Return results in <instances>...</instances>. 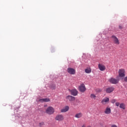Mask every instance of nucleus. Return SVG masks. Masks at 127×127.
I'll return each mask as SVG.
<instances>
[{
	"instance_id": "obj_25",
	"label": "nucleus",
	"mask_w": 127,
	"mask_h": 127,
	"mask_svg": "<svg viewBox=\"0 0 127 127\" xmlns=\"http://www.w3.org/2000/svg\"><path fill=\"white\" fill-rule=\"evenodd\" d=\"M97 92H102V89H97Z\"/></svg>"
},
{
	"instance_id": "obj_17",
	"label": "nucleus",
	"mask_w": 127,
	"mask_h": 127,
	"mask_svg": "<svg viewBox=\"0 0 127 127\" xmlns=\"http://www.w3.org/2000/svg\"><path fill=\"white\" fill-rule=\"evenodd\" d=\"M126 105L124 103H121L120 105V109H123V110H125L126 109Z\"/></svg>"
},
{
	"instance_id": "obj_21",
	"label": "nucleus",
	"mask_w": 127,
	"mask_h": 127,
	"mask_svg": "<svg viewBox=\"0 0 127 127\" xmlns=\"http://www.w3.org/2000/svg\"><path fill=\"white\" fill-rule=\"evenodd\" d=\"M115 105H116V107H119L120 104V103H119V102H116V103H115Z\"/></svg>"
},
{
	"instance_id": "obj_5",
	"label": "nucleus",
	"mask_w": 127,
	"mask_h": 127,
	"mask_svg": "<svg viewBox=\"0 0 127 127\" xmlns=\"http://www.w3.org/2000/svg\"><path fill=\"white\" fill-rule=\"evenodd\" d=\"M109 82H110V83H111V84H114V85H116V84H118V83H119V79H116L114 78H111L109 79Z\"/></svg>"
},
{
	"instance_id": "obj_24",
	"label": "nucleus",
	"mask_w": 127,
	"mask_h": 127,
	"mask_svg": "<svg viewBox=\"0 0 127 127\" xmlns=\"http://www.w3.org/2000/svg\"><path fill=\"white\" fill-rule=\"evenodd\" d=\"M111 127H118V126L117 125H112L111 126Z\"/></svg>"
},
{
	"instance_id": "obj_18",
	"label": "nucleus",
	"mask_w": 127,
	"mask_h": 127,
	"mask_svg": "<svg viewBox=\"0 0 127 127\" xmlns=\"http://www.w3.org/2000/svg\"><path fill=\"white\" fill-rule=\"evenodd\" d=\"M85 73H87V74H89L92 72V70H91V68H86L85 70Z\"/></svg>"
},
{
	"instance_id": "obj_27",
	"label": "nucleus",
	"mask_w": 127,
	"mask_h": 127,
	"mask_svg": "<svg viewBox=\"0 0 127 127\" xmlns=\"http://www.w3.org/2000/svg\"><path fill=\"white\" fill-rule=\"evenodd\" d=\"M45 107H47V105H45Z\"/></svg>"
},
{
	"instance_id": "obj_23",
	"label": "nucleus",
	"mask_w": 127,
	"mask_h": 127,
	"mask_svg": "<svg viewBox=\"0 0 127 127\" xmlns=\"http://www.w3.org/2000/svg\"><path fill=\"white\" fill-rule=\"evenodd\" d=\"M124 81H125V82H127V76L125 77Z\"/></svg>"
},
{
	"instance_id": "obj_8",
	"label": "nucleus",
	"mask_w": 127,
	"mask_h": 127,
	"mask_svg": "<svg viewBox=\"0 0 127 127\" xmlns=\"http://www.w3.org/2000/svg\"><path fill=\"white\" fill-rule=\"evenodd\" d=\"M109 102H110V99L108 97H105L101 101V104H102V105H106L108 104Z\"/></svg>"
},
{
	"instance_id": "obj_13",
	"label": "nucleus",
	"mask_w": 127,
	"mask_h": 127,
	"mask_svg": "<svg viewBox=\"0 0 127 127\" xmlns=\"http://www.w3.org/2000/svg\"><path fill=\"white\" fill-rule=\"evenodd\" d=\"M104 113L106 115H110V114H111V108L109 107H107L106 108V109H105Z\"/></svg>"
},
{
	"instance_id": "obj_1",
	"label": "nucleus",
	"mask_w": 127,
	"mask_h": 127,
	"mask_svg": "<svg viewBox=\"0 0 127 127\" xmlns=\"http://www.w3.org/2000/svg\"><path fill=\"white\" fill-rule=\"evenodd\" d=\"M46 113L48 114V115H53V114H54V108H53L52 107H49L46 110Z\"/></svg>"
},
{
	"instance_id": "obj_26",
	"label": "nucleus",
	"mask_w": 127,
	"mask_h": 127,
	"mask_svg": "<svg viewBox=\"0 0 127 127\" xmlns=\"http://www.w3.org/2000/svg\"><path fill=\"white\" fill-rule=\"evenodd\" d=\"M119 28H120V29H122L123 26H122L121 25H120V26H119Z\"/></svg>"
},
{
	"instance_id": "obj_4",
	"label": "nucleus",
	"mask_w": 127,
	"mask_h": 127,
	"mask_svg": "<svg viewBox=\"0 0 127 127\" xmlns=\"http://www.w3.org/2000/svg\"><path fill=\"white\" fill-rule=\"evenodd\" d=\"M55 120L56 121H59V122H61L64 120V116L61 114L58 115L55 117Z\"/></svg>"
},
{
	"instance_id": "obj_10",
	"label": "nucleus",
	"mask_w": 127,
	"mask_h": 127,
	"mask_svg": "<svg viewBox=\"0 0 127 127\" xmlns=\"http://www.w3.org/2000/svg\"><path fill=\"white\" fill-rule=\"evenodd\" d=\"M66 99H67L69 102H73V101H75V97L71 96V95H68L66 97Z\"/></svg>"
},
{
	"instance_id": "obj_19",
	"label": "nucleus",
	"mask_w": 127,
	"mask_h": 127,
	"mask_svg": "<svg viewBox=\"0 0 127 127\" xmlns=\"http://www.w3.org/2000/svg\"><path fill=\"white\" fill-rule=\"evenodd\" d=\"M90 98L91 99H94V100H96V98H97V96L94 94H91L90 95Z\"/></svg>"
},
{
	"instance_id": "obj_6",
	"label": "nucleus",
	"mask_w": 127,
	"mask_h": 127,
	"mask_svg": "<svg viewBox=\"0 0 127 127\" xmlns=\"http://www.w3.org/2000/svg\"><path fill=\"white\" fill-rule=\"evenodd\" d=\"M67 72L70 75H75V73H76V70L74 68H72L71 67H68L67 70Z\"/></svg>"
},
{
	"instance_id": "obj_14",
	"label": "nucleus",
	"mask_w": 127,
	"mask_h": 127,
	"mask_svg": "<svg viewBox=\"0 0 127 127\" xmlns=\"http://www.w3.org/2000/svg\"><path fill=\"white\" fill-rule=\"evenodd\" d=\"M69 111V106H66L61 110V113H66Z\"/></svg>"
},
{
	"instance_id": "obj_22",
	"label": "nucleus",
	"mask_w": 127,
	"mask_h": 127,
	"mask_svg": "<svg viewBox=\"0 0 127 127\" xmlns=\"http://www.w3.org/2000/svg\"><path fill=\"white\" fill-rule=\"evenodd\" d=\"M117 102V100L116 99H113L112 100V103L113 104H114V103H116Z\"/></svg>"
},
{
	"instance_id": "obj_20",
	"label": "nucleus",
	"mask_w": 127,
	"mask_h": 127,
	"mask_svg": "<svg viewBox=\"0 0 127 127\" xmlns=\"http://www.w3.org/2000/svg\"><path fill=\"white\" fill-rule=\"evenodd\" d=\"M43 126H44V122H41L39 123V127H41Z\"/></svg>"
},
{
	"instance_id": "obj_15",
	"label": "nucleus",
	"mask_w": 127,
	"mask_h": 127,
	"mask_svg": "<svg viewBox=\"0 0 127 127\" xmlns=\"http://www.w3.org/2000/svg\"><path fill=\"white\" fill-rule=\"evenodd\" d=\"M75 118H76V119H80V118H82L83 117V114L82 113H78L75 114Z\"/></svg>"
},
{
	"instance_id": "obj_2",
	"label": "nucleus",
	"mask_w": 127,
	"mask_h": 127,
	"mask_svg": "<svg viewBox=\"0 0 127 127\" xmlns=\"http://www.w3.org/2000/svg\"><path fill=\"white\" fill-rule=\"evenodd\" d=\"M111 38L112 39V40L115 44H117L118 45L120 44V41L117 36L113 35L111 36Z\"/></svg>"
},
{
	"instance_id": "obj_11",
	"label": "nucleus",
	"mask_w": 127,
	"mask_h": 127,
	"mask_svg": "<svg viewBox=\"0 0 127 127\" xmlns=\"http://www.w3.org/2000/svg\"><path fill=\"white\" fill-rule=\"evenodd\" d=\"M71 95L72 96H77L78 95V91L76 89H72L70 90Z\"/></svg>"
},
{
	"instance_id": "obj_28",
	"label": "nucleus",
	"mask_w": 127,
	"mask_h": 127,
	"mask_svg": "<svg viewBox=\"0 0 127 127\" xmlns=\"http://www.w3.org/2000/svg\"><path fill=\"white\" fill-rule=\"evenodd\" d=\"M91 127L90 126H88V127Z\"/></svg>"
},
{
	"instance_id": "obj_12",
	"label": "nucleus",
	"mask_w": 127,
	"mask_h": 127,
	"mask_svg": "<svg viewBox=\"0 0 127 127\" xmlns=\"http://www.w3.org/2000/svg\"><path fill=\"white\" fill-rule=\"evenodd\" d=\"M114 90H115V88L113 87H110L106 89V93H112Z\"/></svg>"
},
{
	"instance_id": "obj_16",
	"label": "nucleus",
	"mask_w": 127,
	"mask_h": 127,
	"mask_svg": "<svg viewBox=\"0 0 127 127\" xmlns=\"http://www.w3.org/2000/svg\"><path fill=\"white\" fill-rule=\"evenodd\" d=\"M39 102H41V103L45 102H50V99L49 98H44V99H39Z\"/></svg>"
},
{
	"instance_id": "obj_7",
	"label": "nucleus",
	"mask_w": 127,
	"mask_h": 127,
	"mask_svg": "<svg viewBox=\"0 0 127 127\" xmlns=\"http://www.w3.org/2000/svg\"><path fill=\"white\" fill-rule=\"evenodd\" d=\"M126 73V70L124 69H120L119 70V77H125L126 76V74H125Z\"/></svg>"
},
{
	"instance_id": "obj_9",
	"label": "nucleus",
	"mask_w": 127,
	"mask_h": 127,
	"mask_svg": "<svg viewBox=\"0 0 127 127\" xmlns=\"http://www.w3.org/2000/svg\"><path fill=\"white\" fill-rule=\"evenodd\" d=\"M98 68L100 71H105L106 70V66L102 64H98Z\"/></svg>"
},
{
	"instance_id": "obj_3",
	"label": "nucleus",
	"mask_w": 127,
	"mask_h": 127,
	"mask_svg": "<svg viewBox=\"0 0 127 127\" xmlns=\"http://www.w3.org/2000/svg\"><path fill=\"white\" fill-rule=\"evenodd\" d=\"M78 90L81 93H84V92L86 91V87L85 86V84H84V83L80 84L78 87Z\"/></svg>"
}]
</instances>
